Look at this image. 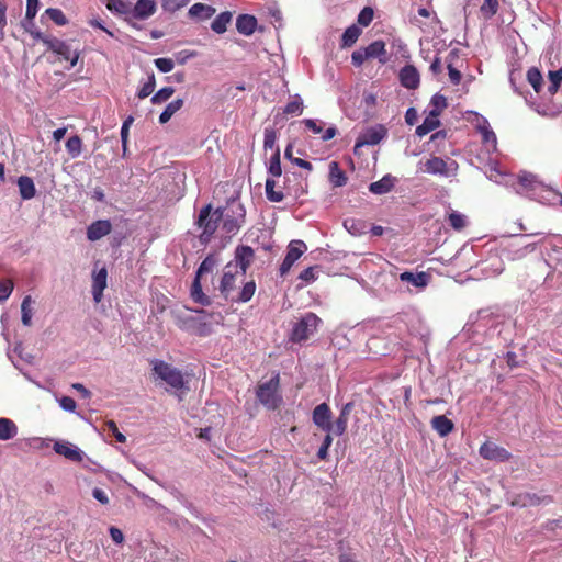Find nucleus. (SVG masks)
Here are the masks:
<instances>
[{
    "instance_id": "obj_3",
    "label": "nucleus",
    "mask_w": 562,
    "mask_h": 562,
    "mask_svg": "<svg viewBox=\"0 0 562 562\" xmlns=\"http://www.w3.org/2000/svg\"><path fill=\"white\" fill-rule=\"evenodd\" d=\"M515 190L518 194L526 195L530 199L542 201L546 199L544 193L550 191V188L543 183L536 175L522 171L517 177V184Z\"/></svg>"
},
{
    "instance_id": "obj_23",
    "label": "nucleus",
    "mask_w": 562,
    "mask_h": 562,
    "mask_svg": "<svg viewBox=\"0 0 562 562\" xmlns=\"http://www.w3.org/2000/svg\"><path fill=\"white\" fill-rule=\"evenodd\" d=\"M257 27V19L250 14H240L236 20L237 31L246 36L251 35Z\"/></svg>"
},
{
    "instance_id": "obj_64",
    "label": "nucleus",
    "mask_w": 562,
    "mask_h": 562,
    "mask_svg": "<svg viewBox=\"0 0 562 562\" xmlns=\"http://www.w3.org/2000/svg\"><path fill=\"white\" fill-rule=\"evenodd\" d=\"M303 123L314 134H321L323 132L322 125L316 120L305 119L303 120Z\"/></svg>"
},
{
    "instance_id": "obj_60",
    "label": "nucleus",
    "mask_w": 562,
    "mask_h": 562,
    "mask_svg": "<svg viewBox=\"0 0 562 562\" xmlns=\"http://www.w3.org/2000/svg\"><path fill=\"white\" fill-rule=\"evenodd\" d=\"M133 121H134L133 116H128L127 119H125V121L123 122L122 127H121V139H122V145H123L124 151L126 150L128 131H130V126L133 123Z\"/></svg>"
},
{
    "instance_id": "obj_18",
    "label": "nucleus",
    "mask_w": 562,
    "mask_h": 562,
    "mask_svg": "<svg viewBox=\"0 0 562 562\" xmlns=\"http://www.w3.org/2000/svg\"><path fill=\"white\" fill-rule=\"evenodd\" d=\"M352 408H353L352 402H348L342 405L339 416L337 417V419L334 423H331V434H334L336 436H342L346 432L347 426H348V420H349V415H350Z\"/></svg>"
},
{
    "instance_id": "obj_56",
    "label": "nucleus",
    "mask_w": 562,
    "mask_h": 562,
    "mask_svg": "<svg viewBox=\"0 0 562 562\" xmlns=\"http://www.w3.org/2000/svg\"><path fill=\"white\" fill-rule=\"evenodd\" d=\"M373 10L370 7L363 8L358 14V23L362 26H368L373 20Z\"/></svg>"
},
{
    "instance_id": "obj_54",
    "label": "nucleus",
    "mask_w": 562,
    "mask_h": 562,
    "mask_svg": "<svg viewBox=\"0 0 562 562\" xmlns=\"http://www.w3.org/2000/svg\"><path fill=\"white\" fill-rule=\"evenodd\" d=\"M331 445H333L331 432H326V436L324 437L323 442L317 451V457L319 460L327 459L328 450Z\"/></svg>"
},
{
    "instance_id": "obj_5",
    "label": "nucleus",
    "mask_w": 562,
    "mask_h": 562,
    "mask_svg": "<svg viewBox=\"0 0 562 562\" xmlns=\"http://www.w3.org/2000/svg\"><path fill=\"white\" fill-rule=\"evenodd\" d=\"M221 207L214 209L211 204L203 206L196 220V225L202 229L200 241L207 244L221 223Z\"/></svg>"
},
{
    "instance_id": "obj_53",
    "label": "nucleus",
    "mask_w": 562,
    "mask_h": 562,
    "mask_svg": "<svg viewBox=\"0 0 562 562\" xmlns=\"http://www.w3.org/2000/svg\"><path fill=\"white\" fill-rule=\"evenodd\" d=\"M318 277V267L315 266V267H308L306 269H304L300 276H299V279L302 280L303 282H305L306 284H310L312 282H314Z\"/></svg>"
},
{
    "instance_id": "obj_20",
    "label": "nucleus",
    "mask_w": 562,
    "mask_h": 562,
    "mask_svg": "<svg viewBox=\"0 0 562 562\" xmlns=\"http://www.w3.org/2000/svg\"><path fill=\"white\" fill-rule=\"evenodd\" d=\"M400 81L406 89H416L419 86V72L412 65L404 66L400 71Z\"/></svg>"
},
{
    "instance_id": "obj_55",
    "label": "nucleus",
    "mask_w": 562,
    "mask_h": 562,
    "mask_svg": "<svg viewBox=\"0 0 562 562\" xmlns=\"http://www.w3.org/2000/svg\"><path fill=\"white\" fill-rule=\"evenodd\" d=\"M154 63L157 69L164 74L170 72L175 67V63L170 58L160 57L155 59Z\"/></svg>"
},
{
    "instance_id": "obj_51",
    "label": "nucleus",
    "mask_w": 562,
    "mask_h": 562,
    "mask_svg": "<svg viewBox=\"0 0 562 562\" xmlns=\"http://www.w3.org/2000/svg\"><path fill=\"white\" fill-rule=\"evenodd\" d=\"M155 85H156L155 75L151 74L148 77V80L139 88V90L137 92V97L139 99H145V98L149 97L154 92Z\"/></svg>"
},
{
    "instance_id": "obj_58",
    "label": "nucleus",
    "mask_w": 562,
    "mask_h": 562,
    "mask_svg": "<svg viewBox=\"0 0 562 562\" xmlns=\"http://www.w3.org/2000/svg\"><path fill=\"white\" fill-rule=\"evenodd\" d=\"M13 291V282L9 279L0 281V302L9 299Z\"/></svg>"
},
{
    "instance_id": "obj_17",
    "label": "nucleus",
    "mask_w": 562,
    "mask_h": 562,
    "mask_svg": "<svg viewBox=\"0 0 562 562\" xmlns=\"http://www.w3.org/2000/svg\"><path fill=\"white\" fill-rule=\"evenodd\" d=\"M54 451L70 461L80 462L82 460V451L68 441H56L54 443Z\"/></svg>"
},
{
    "instance_id": "obj_47",
    "label": "nucleus",
    "mask_w": 562,
    "mask_h": 562,
    "mask_svg": "<svg viewBox=\"0 0 562 562\" xmlns=\"http://www.w3.org/2000/svg\"><path fill=\"white\" fill-rule=\"evenodd\" d=\"M268 172L272 177H280L282 175L279 148H276L274 154L271 156V158L269 160Z\"/></svg>"
},
{
    "instance_id": "obj_10",
    "label": "nucleus",
    "mask_w": 562,
    "mask_h": 562,
    "mask_svg": "<svg viewBox=\"0 0 562 562\" xmlns=\"http://www.w3.org/2000/svg\"><path fill=\"white\" fill-rule=\"evenodd\" d=\"M400 281L407 284L408 291H423L428 286L431 280V274L425 271L413 272L404 271L398 277Z\"/></svg>"
},
{
    "instance_id": "obj_31",
    "label": "nucleus",
    "mask_w": 562,
    "mask_h": 562,
    "mask_svg": "<svg viewBox=\"0 0 562 562\" xmlns=\"http://www.w3.org/2000/svg\"><path fill=\"white\" fill-rule=\"evenodd\" d=\"M329 181L334 187H342L347 182V177L337 161L329 164Z\"/></svg>"
},
{
    "instance_id": "obj_62",
    "label": "nucleus",
    "mask_w": 562,
    "mask_h": 562,
    "mask_svg": "<svg viewBox=\"0 0 562 562\" xmlns=\"http://www.w3.org/2000/svg\"><path fill=\"white\" fill-rule=\"evenodd\" d=\"M58 403H59V406H60L64 411H66V412H70V413H72V412H75V409H76V402H75V400H74L72 397H70V396H63V397H60V398H59V401H58Z\"/></svg>"
},
{
    "instance_id": "obj_33",
    "label": "nucleus",
    "mask_w": 562,
    "mask_h": 562,
    "mask_svg": "<svg viewBox=\"0 0 562 562\" xmlns=\"http://www.w3.org/2000/svg\"><path fill=\"white\" fill-rule=\"evenodd\" d=\"M183 105L182 99H176L167 104L165 110L159 115V123L166 124Z\"/></svg>"
},
{
    "instance_id": "obj_6",
    "label": "nucleus",
    "mask_w": 562,
    "mask_h": 562,
    "mask_svg": "<svg viewBox=\"0 0 562 562\" xmlns=\"http://www.w3.org/2000/svg\"><path fill=\"white\" fill-rule=\"evenodd\" d=\"M420 165L423 172L445 178L454 177L458 171V164L450 158L443 159L432 156L425 162H420Z\"/></svg>"
},
{
    "instance_id": "obj_15",
    "label": "nucleus",
    "mask_w": 562,
    "mask_h": 562,
    "mask_svg": "<svg viewBox=\"0 0 562 562\" xmlns=\"http://www.w3.org/2000/svg\"><path fill=\"white\" fill-rule=\"evenodd\" d=\"M157 11V4L154 0H137L131 8L130 21L135 20H147L154 15Z\"/></svg>"
},
{
    "instance_id": "obj_29",
    "label": "nucleus",
    "mask_w": 562,
    "mask_h": 562,
    "mask_svg": "<svg viewBox=\"0 0 562 562\" xmlns=\"http://www.w3.org/2000/svg\"><path fill=\"white\" fill-rule=\"evenodd\" d=\"M18 187L23 200H30L35 196L36 189L32 178L27 176H21L18 179Z\"/></svg>"
},
{
    "instance_id": "obj_13",
    "label": "nucleus",
    "mask_w": 562,
    "mask_h": 562,
    "mask_svg": "<svg viewBox=\"0 0 562 562\" xmlns=\"http://www.w3.org/2000/svg\"><path fill=\"white\" fill-rule=\"evenodd\" d=\"M480 456L485 460L504 462L509 460L510 453L494 442L486 441L480 447Z\"/></svg>"
},
{
    "instance_id": "obj_12",
    "label": "nucleus",
    "mask_w": 562,
    "mask_h": 562,
    "mask_svg": "<svg viewBox=\"0 0 562 562\" xmlns=\"http://www.w3.org/2000/svg\"><path fill=\"white\" fill-rule=\"evenodd\" d=\"M254 250L250 246H239L235 250V258L226 266H235L236 272L239 274H246L248 267L254 259Z\"/></svg>"
},
{
    "instance_id": "obj_40",
    "label": "nucleus",
    "mask_w": 562,
    "mask_h": 562,
    "mask_svg": "<svg viewBox=\"0 0 562 562\" xmlns=\"http://www.w3.org/2000/svg\"><path fill=\"white\" fill-rule=\"evenodd\" d=\"M67 153L71 158H78L82 151V140L78 135L69 137L65 144Z\"/></svg>"
},
{
    "instance_id": "obj_57",
    "label": "nucleus",
    "mask_w": 562,
    "mask_h": 562,
    "mask_svg": "<svg viewBox=\"0 0 562 562\" xmlns=\"http://www.w3.org/2000/svg\"><path fill=\"white\" fill-rule=\"evenodd\" d=\"M277 134L272 128H266L263 134V147L265 149H272L276 147Z\"/></svg>"
},
{
    "instance_id": "obj_25",
    "label": "nucleus",
    "mask_w": 562,
    "mask_h": 562,
    "mask_svg": "<svg viewBox=\"0 0 562 562\" xmlns=\"http://www.w3.org/2000/svg\"><path fill=\"white\" fill-rule=\"evenodd\" d=\"M19 428L14 420L0 417V440L9 441L18 436Z\"/></svg>"
},
{
    "instance_id": "obj_1",
    "label": "nucleus",
    "mask_w": 562,
    "mask_h": 562,
    "mask_svg": "<svg viewBox=\"0 0 562 562\" xmlns=\"http://www.w3.org/2000/svg\"><path fill=\"white\" fill-rule=\"evenodd\" d=\"M244 276L245 274L236 272L235 266L224 267L217 289L220 295L225 301L232 303H247L252 299L256 292V283L254 280L245 282L241 289L238 288V284L243 283Z\"/></svg>"
},
{
    "instance_id": "obj_30",
    "label": "nucleus",
    "mask_w": 562,
    "mask_h": 562,
    "mask_svg": "<svg viewBox=\"0 0 562 562\" xmlns=\"http://www.w3.org/2000/svg\"><path fill=\"white\" fill-rule=\"evenodd\" d=\"M440 125L439 119L436 116V114H428L423 123L416 127V135L419 137H423L430 133L431 131L436 130Z\"/></svg>"
},
{
    "instance_id": "obj_4",
    "label": "nucleus",
    "mask_w": 562,
    "mask_h": 562,
    "mask_svg": "<svg viewBox=\"0 0 562 562\" xmlns=\"http://www.w3.org/2000/svg\"><path fill=\"white\" fill-rule=\"evenodd\" d=\"M150 366L155 376L171 389L179 391L186 387L183 373L178 368L160 359L150 360Z\"/></svg>"
},
{
    "instance_id": "obj_27",
    "label": "nucleus",
    "mask_w": 562,
    "mask_h": 562,
    "mask_svg": "<svg viewBox=\"0 0 562 562\" xmlns=\"http://www.w3.org/2000/svg\"><path fill=\"white\" fill-rule=\"evenodd\" d=\"M431 427L440 437H446L453 430L454 426L445 415H438L431 419Z\"/></svg>"
},
{
    "instance_id": "obj_42",
    "label": "nucleus",
    "mask_w": 562,
    "mask_h": 562,
    "mask_svg": "<svg viewBox=\"0 0 562 562\" xmlns=\"http://www.w3.org/2000/svg\"><path fill=\"white\" fill-rule=\"evenodd\" d=\"M361 34V30L357 25L347 27L342 34L341 43L344 47L352 46Z\"/></svg>"
},
{
    "instance_id": "obj_61",
    "label": "nucleus",
    "mask_w": 562,
    "mask_h": 562,
    "mask_svg": "<svg viewBox=\"0 0 562 562\" xmlns=\"http://www.w3.org/2000/svg\"><path fill=\"white\" fill-rule=\"evenodd\" d=\"M367 59H369V55L366 48L355 50L351 55L352 64L357 67L361 66Z\"/></svg>"
},
{
    "instance_id": "obj_24",
    "label": "nucleus",
    "mask_w": 562,
    "mask_h": 562,
    "mask_svg": "<svg viewBox=\"0 0 562 562\" xmlns=\"http://www.w3.org/2000/svg\"><path fill=\"white\" fill-rule=\"evenodd\" d=\"M44 44L47 48L55 54L61 56L64 59H70V46L65 42L56 37L45 38Z\"/></svg>"
},
{
    "instance_id": "obj_8",
    "label": "nucleus",
    "mask_w": 562,
    "mask_h": 562,
    "mask_svg": "<svg viewBox=\"0 0 562 562\" xmlns=\"http://www.w3.org/2000/svg\"><path fill=\"white\" fill-rule=\"evenodd\" d=\"M278 385L279 376L277 375L258 386L257 397L269 409H276L281 401L277 393Z\"/></svg>"
},
{
    "instance_id": "obj_35",
    "label": "nucleus",
    "mask_w": 562,
    "mask_h": 562,
    "mask_svg": "<svg viewBox=\"0 0 562 562\" xmlns=\"http://www.w3.org/2000/svg\"><path fill=\"white\" fill-rule=\"evenodd\" d=\"M232 20V13L226 11L220 13L212 22L211 29L217 34H223L227 30V25Z\"/></svg>"
},
{
    "instance_id": "obj_37",
    "label": "nucleus",
    "mask_w": 562,
    "mask_h": 562,
    "mask_svg": "<svg viewBox=\"0 0 562 562\" xmlns=\"http://www.w3.org/2000/svg\"><path fill=\"white\" fill-rule=\"evenodd\" d=\"M33 299L31 295H26L21 303V321L24 326H31L33 316Z\"/></svg>"
},
{
    "instance_id": "obj_49",
    "label": "nucleus",
    "mask_w": 562,
    "mask_h": 562,
    "mask_svg": "<svg viewBox=\"0 0 562 562\" xmlns=\"http://www.w3.org/2000/svg\"><path fill=\"white\" fill-rule=\"evenodd\" d=\"M190 0H160L161 8L166 12H176L186 7Z\"/></svg>"
},
{
    "instance_id": "obj_45",
    "label": "nucleus",
    "mask_w": 562,
    "mask_h": 562,
    "mask_svg": "<svg viewBox=\"0 0 562 562\" xmlns=\"http://www.w3.org/2000/svg\"><path fill=\"white\" fill-rule=\"evenodd\" d=\"M447 99L445 95L436 93L430 100V111L429 114H436L439 117L440 113L447 108Z\"/></svg>"
},
{
    "instance_id": "obj_7",
    "label": "nucleus",
    "mask_w": 562,
    "mask_h": 562,
    "mask_svg": "<svg viewBox=\"0 0 562 562\" xmlns=\"http://www.w3.org/2000/svg\"><path fill=\"white\" fill-rule=\"evenodd\" d=\"M319 323L321 319L316 314L306 313L299 322L294 324L291 333V340L294 342L306 340L311 335L314 334Z\"/></svg>"
},
{
    "instance_id": "obj_36",
    "label": "nucleus",
    "mask_w": 562,
    "mask_h": 562,
    "mask_svg": "<svg viewBox=\"0 0 562 562\" xmlns=\"http://www.w3.org/2000/svg\"><path fill=\"white\" fill-rule=\"evenodd\" d=\"M307 247L302 240H292L288 246L286 258L295 262L305 251Z\"/></svg>"
},
{
    "instance_id": "obj_22",
    "label": "nucleus",
    "mask_w": 562,
    "mask_h": 562,
    "mask_svg": "<svg viewBox=\"0 0 562 562\" xmlns=\"http://www.w3.org/2000/svg\"><path fill=\"white\" fill-rule=\"evenodd\" d=\"M395 184V178L391 175H385L380 180L370 183L369 191L376 195L389 193Z\"/></svg>"
},
{
    "instance_id": "obj_44",
    "label": "nucleus",
    "mask_w": 562,
    "mask_h": 562,
    "mask_svg": "<svg viewBox=\"0 0 562 562\" xmlns=\"http://www.w3.org/2000/svg\"><path fill=\"white\" fill-rule=\"evenodd\" d=\"M274 187L276 181L268 178L265 184L266 196L270 202H281L284 199V194L281 191H276Z\"/></svg>"
},
{
    "instance_id": "obj_38",
    "label": "nucleus",
    "mask_w": 562,
    "mask_h": 562,
    "mask_svg": "<svg viewBox=\"0 0 562 562\" xmlns=\"http://www.w3.org/2000/svg\"><path fill=\"white\" fill-rule=\"evenodd\" d=\"M191 297L194 302L200 303L202 305H210L211 300L207 295H205L202 291L200 278L195 276L194 281L191 286Z\"/></svg>"
},
{
    "instance_id": "obj_39",
    "label": "nucleus",
    "mask_w": 562,
    "mask_h": 562,
    "mask_svg": "<svg viewBox=\"0 0 562 562\" xmlns=\"http://www.w3.org/2000/svg\"><path fill=\"white\" fill-rule=\"evenodd\" d=\"M303 108L304 105L302 98L299 94H294L284 106L283 113L286 115H301Z\"/></svg>"
},
{
    "instance_id": "obj_48",
    "label": "nucleus",
    "mask_w": 562,
    "mask_h": 562,
    "mask_svg": "<svg viewBox=\"0 0 562 562\" xmlns=\"http://www.w3.org/2000/svg\"><path fill=\"white\" fill-rule=\"evenodd\" d=\"M45 14L57 25L64 26L68 23V19L60 9L48 8Z\"/></svg>"
},
{
    "instance_id": "obj_9",
    "label": "nucleus",
    "mask_w": 562,
    "mask_h": 562,
    "mask_svg": "<svg viewBox=\"0 0 562 562\" xmlns=\"http://www.w3.org/2000/svg\"><path fill=\"white\" fill-rule=\"evenodd\" d=\"M386 135L387 130L381 124L366 128L360 133L356 140L353 148L355 154H357L358 149L363 146H373L379 144Z\"/></svg>"
},
{
    "instance_id": "obj_46",
    "label": "nucleus",
    "mask_w": 562,
    "mask_h": 562,
    "mask_svg": "<svg viewBox=\"0 0 562 562\" xmlns=\"http://www.w3.org/2000/svg\"><path fill=\"white\" fill-rule=\"evenodd\" d=\"M218 263V259L215 255H209L204 258L201 265L198 268L196 274L198 278H201L203 273H207L212 271L216 265Z\"/></svg>"
},
{
    "instance_id": "obj_19",
    "label": "nucleus",
    "mask_w": 562,
    "mask_h": 562,
    "mask_svg": "<svg viewBox=\"0 0 562 562\" xmlns=\"http://www.w3.org/2000/svg\"><path fill=\"white\" fill-rule=\"evenodd\" d=\"M108 271L101 268L92 276V295L95 303H100L103 297V291L106 288Z\"/></svg>"
},
{
    "instance_id": "obj_52",
    "label": "nucleus",
    "mask_w": 562,
    "mask_h": 562,
    "mask_svg": "<svg viewBox=\"0 0 562 562\" xmlns=\"http://www.w3.org/2000/svg\"><path fill=\"white\" fill-rule=\"evenodd\" d=\"M498 10V0H484L481 5V13L485 18H492Z\"/></svg>"
},
{
    "instance_id": "obj_14",
    "label": "nucleus",
    "mask_w": 562,
    "mask_h": 562,
    "mask_svg": "<svg viewBox=\"0 0 562 562\" xmlns=\"http://www.w3.org/2000/svg\"><path fill=\"white\" fill-rule=\"evenodd\" d=\"M312 420L323 431L331 432V411L327 403L318 404L313 409Z\"/></svg>"
},
{
    "instance_id": "obj_2",
    "label": "nucleus",
    "mask_w": 562,
    "mask_h": 562,
    "mask_svg": "<svg viewBox=\"0 0 562 562\" xmlns=\"http://www.w3.org/2000/svg\"><path fill=\"white\" fill-rule=\"evenodd\" d=\"M222 229L228 236L236 235L245 223L246 210L236 200H232L225 207H221Z\"/></svg>"
},
{
    "instance_id": "obj_32",
    "label": "nucleus",
    "mask_w": 562,
    "mask_h": 562,
    "mask_svg": "<svg viewBox=\"0 0 562 562\" xmlns=\"http://www.w3.org/2000/svg\"><path fill=\"white\" fill-rule=\"evenodd\" d=\"M344 227L352 236H360L364 234L367 229V225L362 220H357L352 217L346 218L344 221Z\"/></svg>"
},
{
    "instance_id": "obj_21",
    "label": "nucleus",
    "mask_w": 562,
    "mask_h": 562,
    "mask_svg": "<svg viewBox=\"0 0 562 562\" xmlns=\"http://www.w3.org/2000/svg\"><path fill=\"white\" fill-rule=\"evenodd\" d=\"M481 270L486 277H495L504 270V262L498 255H491L485 261L481 262Z\"/></svg>"
},
{
    "instance_id": "obj_41",
    "label": "nucleus",
    "mask_w": 562,
    "mask_h": 562,
    "mask_svg": "<svg viewBox=\"0 0 562 562\" xmlns=\"http://www.w3.org/2000/svg\"><path fill=\"white\" fill-rule=\"evenodd\" d=\"M527 80L537 93L542 91L543 78L538 68L532 67L527 71Z\"/></svg>"
},
{
    "instance_id": "obj_43",
    "label": "nucleus",
    "mask_w": 562,
    "mask_h": 562,
    "mask_svg": "<svg viewBox=\"0 0 562 562\" xmlns=\"http://www.w3.org/2000/svg\"><path fill=\"white\" fill-rule=\"evenodd\" d=\"M448 223L453 229L461 231L467 226L468 218L458 211H451L448 215Z\"/></svg>"
},
{
    "instance_id": "obj_50",
    "label": "nucleus",
    "mask_w": 562,
    "mask_h": 562,
    "mask_svg": "<svg viewBox=\"0 0 562 562\" xmlns=\"http://www.w3.org/2000/svg\"><path fill=\"white\" fill-rule=\"evenodd\" d=\"M175 93V89L172 87H165L159 89L153 97L151 103L159 104L167 101Z\"/></svg>"
},
{
    "instance_id": "obj_34",
    "label": "nucleus",
    "mask_w": 562,
    "mask_h": 562,
    "mask_svg": "<svg viewBox=\"0 0 562 562\" xmlns=\"http://www.w3.org/2000/svg\"><path fill=\"white\" fill-rule=\"evenodd\" d=\"M369 58H379L381 63H385V44L383 41H374L366 47Z\"/></svg>"
},
{
    "instance_id": "obj_16",
    "label": "nucleus",
    "mask_w": 562,
    "mask_h": 562,
    "mask_svg": "<svg viewBox=\"0 0 562 562\" xmlns=\"http://www.w3.org/2000/svg\"><path fill=\"white\" fill-rule=\"evenodd\" d=\"M112 229V224L109 220H98L87 227V238L90 241H97L102 237L109 235Z\"/></svg>"
},
{
    "instance_id": "obj_59",
    "label": "nucleus",
    "mask_w": 562,
    "mask_h": 562,
    "mask_svg": "<svg viewBox=\"0 0 562 562\" xmlns=\"http://www.w3.org/2000/svg\"><path fill=\"white\" fill-rule=\"evenodd\" d=\"M40 7L38 0H26L25 19L31 21L36 16Z\"/></svg>"
},
{
    "instance_id": "obj_28",
    "label": "nucleus",
    "mask_w": 562,
    "mask_h": 562,
    "mask_svg": "<svg viewBox=\"0 0 562 562\" xmlns=\"http://www.w3.org/2000/svg\"><path fill=\"white\" fill-rule=\"evenodd\" d=\"M106 8L116 14L123 15L130 21L132 3L128 0H108Z\"/></svg>"
},
{
    "instance_id": "obj_26",
    "label": "nucleus",
    "mask_w": 562,
    "mask_h": 562,
    "mask_svg": "<svg viewBox=\"0 0 562 562\" xmlns=\"http://www.w3.org/2000/svg\"><path fill=\"white\" fill-rule=\"evenodd\" d=\"M215 13V9L204 3H194L189 9V16L193 20L204 21L212 18Z\"/></svg>"
},
{
    "instance_id": "obj_11",
    "label": "nucleus",
    "mask_w": 562,
    "mask_h": 562,
    "mask_svg": "<svg viewBox=\"0 0 562 562\" xmlns=\"http://www.w3.org/2000/svg\"><path fill=\"white\" fill-rule=\"evenodd\" d=\"M474 116H475V126L482 136V142H483L486 150L487 151H496L497 138H496L495 133L491 128L488 121L484 116H482L477 113H474Z\"/></svg>"
},
{
    "instance_id": "obj_63",
    "label": "nucleus",
    "mask_w": 562,
    "mask_h": 562,
    "mask_svg": "<svg viewBox=\"0 0 562 562\" xmlns=\"http://www.w3.org/2000/svg\"><path fill=\"white\" fill-rule=\"evenodd\" d=\"M448 75H449V79H450L451 83H453V85L460 83L462 75L458 69H456L451 65V63L448 64Z\"/></svg>"
}]
</instances>
